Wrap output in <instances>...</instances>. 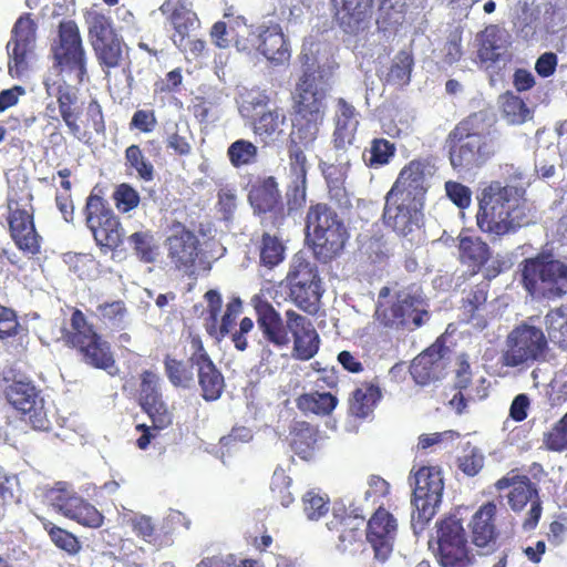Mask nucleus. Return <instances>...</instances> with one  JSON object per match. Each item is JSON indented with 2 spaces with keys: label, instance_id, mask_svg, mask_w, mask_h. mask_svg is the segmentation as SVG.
<instances>
[{
  "label": "nucleus",
  "instance_id": "1",
  "mask_svg": "<svg viewBox=\"0 0 567 567\" xmlns=\"http://www.w3.org/2000/svg\"><path fill=\"white\" fill-rule=\"evenodd\" d=\"M329 79L315 64L305 68L296 87V117L291 132V143L310 151L318 138L319 130L326 117V99L329 92Z\"/></svg>",
  "mask_w": 567,
  "mask_h": 567
},
{
  "label": "nucleus",
  "instance_id": "2",
  "mask_svg": "<svg viewBox=\"0 0 567 567\" xmlns=\"http://www.w3.org/2000/svg\"><path fill=\"white\" fill-rule=\"evenodd\" d=\"M525 189L492 182L482 190L478 227L488 234L503 236L529 223L524 199Z\"/></svg>",
  "mask_w": 567,
  "mask_h": 567
},
{
  "label": "nucleus",
  "instance_id": "3",
  "mask_svg": "<svg viewBox=\"0 0 567 567\" xmlns=\"http://www.w3.org/2000/svg\"><path fill=\"white\" fill-rule=\"evenodd\" d=\"M375 317L386 327H421L429 320L424 300L419 287H409L391 296V290L383 287L378 296Z\"/></svg>",
  "mask_w": 567,
  "mask_h": 567
},
{
  "label": "nucleus",
  "instance_id": "4",
  "mask_svg": "<svg viewBox=\"0 0 567 567\" xmlns=\"http://www.w3.org/2000/svg\"><path fill=\"white\" fill-rule=\"evenodd\" d=\"M522 277L524 287L534 297L555 300L567 293V265L550 256L526 259Z\"/></svg>",
  "mask_w": 567,
  "mask_h": 567
},
{
  "label": "nucleus",
  "instance_id": "5",
  "mask_svg": "<svg viewBox=\"0 0 567 567\" xmlns=\"http://www.w3.org/2000/svg\"><path fill=\"white\" fill-rule=\"evenodd\" d=\"M71 331L60 329L56 340H64L68 344L78 349L82 360L94 368L109 370L114 365L110 344L99 336L93 327L87 323L80 310H74L71 317Z\"/></svg>",
  "mask_w": 567,
  "mask_h": 567
},
{
  "label": "nucleus",
  "instance_id": "6",
  "mask_svg": "<svg viewBox=\"0 0 567 567\" xmlns=\"http://www.w3.org/2000/svg\"><path fill=\"white\" fill-rule=\"evenodd\" d=\"M450 161L456 169H472L483 165L499 147L494 135L468 133L464 123L450 133Z\"/></svg>",
  "mask_w": 567,
  "mask_h": 567
},
{
  "label": "nucleus",
  "instance_id": "7",
  "mask_svg": "<svg viewBox=\"0 0 567 567\" xmlns=\"http://www.w3.org/2000/svg\"><path fill=\"white\" fill-rule=\"evenodd\" d=\"M547 348L542 329L523 323L509 332L499 357L502 365L524 370L539 360Z\"/></svg>",
  "mask_w": 567,
  "mask_h": 567
},
{
  "label": "nucleus",
  "instance_id": "8",
  "mask_svg": "<svg viewBox=\"0 0 567 567\" xmlns=\"http://www.w3.org/2000/svg\"><path fill=\"white\" fill-rule=\"evenodd\" d=\"M444 489L443 477L437 467H421L414 474V489L412 505V526L414 529L423 528L435 515L442 501Z\"/></svg>",
  "mask_w": 567,
  "mask_h": 567
},
{
  "label": "nucleus",
  "instance_id": "9",
  "mask_svg": "<svg viewBox=\"0 0 567 567\" xmlns=\"http://www.w3.org/2000/svg\"><path fill=\"white\" fill-rule=\"evenodd\" d=\"M37 25L30 16L20 17L11 31L7 43L8 72L11 78L25 76L35 58Z\"/></svg>",
  "mask_w": 567,
  "mask_h": 567
},
{
  "label": "nucleus",
  "instance_id": "10",
  "mask_svg": "<svg viewBox=\"0 0 567 567\" xmlns=\"http://www.w3.org/2000/svg\"><path fill=\"white\" fill-rule=\"evenodd\" d=\"M291 300L302 310L312 312L321 297V281L317 268L296 255L286 277Z\"/></svg>",
  "mask_w": 567,
  "mask_h": 567
},
{
  "label": "nucleus",
  "instance_id": "11",
  "mask_svg": "<svg viewBox=\"0 0 567 567\" xmlns=\"http://www.w3.org/2000/svg\"><path fill=\"white\" fill-rule=\"evenodd\" d=\"M435 167L427 159H413L399 173L388 196L417 204H425Z\"/></svg>",
  "mask_w": 567,
  "mask_h": 567
},
{
  "label": "nucleus",
  "instance_id": "12",
  "mask_svg": "<svg viewBox=\"0 0 567 567\" xmlns=\"http://www.w3.org/2000/svg\"><path fill=\"white\" fill-rule=\"evenodd\" d=\"M54 58L62 72L78 83L86 76L85 52L82 47L78 25L73 21L60 24L59 45L54 49Z\"/></svg>",
  "mask_w": 567,
  "mask_h": 567
},
{
  "label": "nucleus",
  "instance_id": "13",
  "mask_svg": "<svg viewBox=\"0 0 567 567\" xmlns=\"http://www.w3.org/2000/svg\"><path fill=\"white\" fill-rule=\"evenodd\" d=\"M437 556L442 567H467L471 563L464 528L456 518L442 520L436 530Z\"/></svg>",
  "mask_w": 567,
  "mask_h": 567
},
{
  "label": "nucleus",
  "instance_id": "14",
  "mask_svg": "<svg viewBox=\"0 0 567 567\" xmlns=\"http://www.w3.org/2000/svg\"><path fill=\"white\" fill-rule=\"evenodd\" d=\"M86 225L96 243L104 247H116L122 243L124 230L102 197L90 195L85 206Z\"/></svg>",
  "mask_w": 567,
  "mask_h": 567
},
{
  "label": "nucleus",
  "instance_id": "15",
  "mask_svg": "<svg viewBox=\"0 0 567 567\" xmlns=\"http://www.w3.org/2000/svg\"><path fill=\"white\" fill-rule=\"evenodd\" d=\"M424 205L401 200L391 196H385L383 219L386 226L391 227L402 237H411L420 230L423 219Z\"/></svg>",
  "mask_w": 567,
  "mask_h": 567
},
{
  "label": "nucleus",
  "instance_id": "16",
  "mask_svg": "<svg viewBox=\"0 0 567 567\" xmlns=\"http://www.w3.org/2000/svg\"><path fill=\"white\" fill-rule=\"evenodd\" d=\"M7 399L11 405L28 415L35 429H45L49 424L44 401L30 382L14 381L7 389Z\"/></svg>",
  "mask_w": 567,
  "mask_h": 567
},
{
  "label": "nucleus",
  "instance_id": "17",
  "mask_svg": "<svg viewBox=\"0 0 567 567\" xmlns=\"http://www.w3.org/2000/svg\"><path fill=\"white\" fill-rule=\"evenodd\" d=\"M192 363L196 367L197 382L206 401L217 400L224 390L223 374L203 347L199 339L192 340Z\"/></svg>",
  "mask_w": 567,
  "mask_h": 567
},
{
  "label": "nucleus",
  "instance_id": "18",
  "mask_svg": "<svg viewBox=\"0 0 567 567\" xmlns=\"http://www.w3.org/2000/svg\"><path fill=\"white\" fill-rule=\"evenodd\" d=\"M396 528V519L383 508H379L370 518L367 527V540L370 543L377 560L384 563L391 555Z\"/></svg>",
  "mask_w": 567,
  "mask_h": 567
},
{
  "label": "nucleus",
  "instance_id": "19",
  "mask_svg": "<svg viewBox=\"0 0 567 567\" xmlns=\"http://www.w3.org/2000/svg\"><path fill=\"white\" fill-rule=\"evenodd\" d=\"M374 0H331L334 18L340 28L350 34L364 30L372 17Z\"/></svg>",
  "mask_w": 567,
  "mask_h": 567
},
{
  "label": "nucleus",
  "instance_id": "20",
  "mask_svg": "<svg viewBox=\"0 0 567 567\" xmlns=\"http://www.w3.org/2000/svg\"><path fill=\"white\" fill-rule=\"evenodd\" d=\"M287 329L293 336V357L299 360H310L319 349V336L306 317L288 310Z\"/></svg>",
  "mask_w": 567,
  "mask_h": 567
},
{
  "label": "nucleus",
  "instance_id": "21",
  "mask_svg": "<svg viewBox=\"0 0 567 567\" xmlns=\"http://www.w3.org/2000/svg\"><path fill=\"white\" fill-rule=\"evenodd\" d=\"M258 315L257 323L262 331L264 337L271 343L284 347L290 341L287 326H284L280 315L267 301L261 300L259 296L251 299Z\"/></svg>",
  "mask_w": 567,
  "mask_h": 567
},
{
  "label": "nucleus",
  "instance_id": "22",
  "mask_svg": "<svg viewBox=\"0 0 567 567\" xmlns=\"http://www.w3.org/2000/svg\"><path fill=\"white\" fill-rule=\"evenodd\" d=\"M32 208L9 209V227L11 236L19 249L34 255L40 249L39 236L35 233Z\"/></svg>",
  "mask_w": 567,
  "mask_h": 567
},
{
  "label": "nucleus",
  "instance_id": "23",
  "mask_svg": "<svg viewBox=\"0 0 567 567\" xmlns=\"http://www.w3.org/2000/svg\"><path fill=\"white\" fill-rule=\"evenodd\" d=\"M168 257L179 269L188 271L198 257V239L189 230L178 227L167 238Z\"/></svg>",
  "mask_w": 567,
  "mask_h": 567
},
{
  "label": "nucleus",
  "instance_id": "24",
  "mask_svg": "<svg viewBox=\"0 0 567 567\" xmlns=\"http://www.w3.org/2000/svg\"><path fill=\"white\" fill-rule=\"evenodd\" d=\"M507 497L512 509L515 512L522 511L527 503H530L528 517L524 520L523 527L525 530L534 529L539 520L542 506L538 499L537 489L533 486L529 478L523 476L520 482L511 489Z\"/></svg>",
  "mask_w": 567,
  "mask_h": 567
},
{
  "label": "nucleus",
  "instance_id": "25",
  "mask_svg": "<svg viewBox=\"0 0 567 567\" xmlns=\"http://www.w3.org/2000/svg\"><path fill=\"white\" fill-rule=\"evenodd\" d=\"M359 125L358 113L344 99L337 100L334 114L333 144L337 151L352 145Z\"/></svg>",
  "mask_w": 567,
  "mask_h": 567
},
{
  "label": "nucleus",
  "instance_id": "26",
  "mask_svg": "<svg viewBox=\"0 0 567 567\" xmlns=\"http://www.w3.org/2000/svg\"><path fill=\"white\" fill-rule=\"evenodd\" d=\"M496 513V506L492 503L483 505L474 515L471 522L473 544L485 549L483 554L494 549L496 534L493 518Z\"/></svg>",
  "mask_w": 567,
  "mask_h": 567
},
{
  "label": "nucleus",
  "instance_id": "27",
  "mask_svg": "<svg viewBox=\"0 0 567 567\" xmlns=\"http://www.w3.org/2000/svg\"><path fill=\"white\" fill-rule=\"evenodd\" d=\"M445 368L441 351L436 347H430L420 353L410 367V373L417 384L425 385L439 380Z\"/></svg>",
  "mask_w": 567,
  "mask_h": 567
},
{
  "label": "nucleus",
  "instance_id": "28",
  "mask_svg": "<svg viewBox=\"0 0 567 567\" xmlns=\"http://www.w3.org/2000/svg\"><path fill=\"white\" fill-rule=\"evenodd\" d=\"M311 235L313 237L315 252L323 261L336 257L343 249L347 239L343 224L323 228Z\"/></svg>",
  "mask_w": 567,
  "mask_h": 567
},
{
  "label": "nucleus",
  "instance_id": "29",
  "mask_svg": "<svg viewBox=\"0 0 567 567\" xmlns=\"http://www.w3.org/2000/svg\"><path fill=\"white\" fill-rule=\"evenodd\" d=\"M258 52L276 65L284 64L290 59V50L278 24L267 25Z\"/></svg>",
  "mask_w": 567,
  "mask_h": 567
},
{
  "label": "nucleus",
  "instance_id": "30",
  "mask_svg": "<svg viewBox=\"0 0 567 567\" xmlns=\"http://www.w3.org/2000/svg\"><path fill=\"white\" fill-rule=\"evenodd\" d=\"M511 35L504 29L489 27L482 34L478 55L482 61L497 62L505 59L509 47Z\"/></svg>",
  "mask_w": 567,
  "mask_h": 567
},
{
  "label": "nucleus",
  "instance_id": "31",
  "mask_svg": "<svg viewBox=\"0 0 567 567\" xmlns=\"http://www.w3.org/2000/svg\"><path fill=\"white\" fill-rule=\"evenodd\" d=\"M175 29L174 34L192 33L198 24L196 13L183 0H166L159 8Z\"/></svg>",
  "mask_w": 567,
  "mask_h": 567
},
{
  "label": "nucleus",
  "instance_id": "32",
  "mask_svg": "<svg viewBox=\"0 0 567 567\" xmlns=\"http://www.w3.org/2000/svg\"><path fill=\"white\" fill-rule=\"evenodd\" d=\"M406 0H380L375 17L377 29L384 38H390L403 22Z\"/></svg>",
  "mask_w": 567,
  "mask_h": 567
},
{
  "label": "nucleus",
  "instance_id": "33",
  "mask_svg": "<svg viewBox=\"0 0 567 567\" xmlns=\"http://www.w3.org/2000/svg\"><path fill=\"white\" fill-rule=\"evenodd\" d=\"M266 28L267 25L265 24L249 25L243 17H237L230 25L237 50L249 53L255 50L259 51Z\"/></svg>",
  "mask_w": 567,
  "mask_h": 567
},
{
  "label": "nucleus",
  "instance_id": "34",
  "mask_svg": "<svg viewBox=\"0 0 567 567\" xmlns=\"http://www.w3.org/2000/svg\"><path fill=\"white\" fill-rule=\"evenodd\" d=\"M363 524V517H340L337 513H333V518L327 523V527L329 530H338L340 526L342 527L341 534L339 536L338 548L341 551H348L352 545L360 542L361 533L359 530Z\"/></svg>",
  "mask_w": 567,
  "mask_h": 567
},
{
  "label": "nucleus",
  "instance_id": "35",
  "mask_svg": "<svg viewBox=\"0 0 567 567\" xmlns=\"http://www.w3.org/2000/svg\"><path fill=\"white\" fill-rule=\"evenodd\" d=\"M254 132L264 142L275 141L282 133L286 115L282 110H268L255 116Z\"/></svg>",
  "mask_w": 567,
  "mask_h": 567
},
{
  "label": "nucleus",
  "instance_id": "36",
  "mask_svg": "<svg viewBox=\"0 0 567 567\" xmlns=\"http://www.w3.org/2000/svg\"><path fill=\"white\" fill-rule=\"evenodd\" d=\"M279 192L274 177H268L249 193V202L258 213L272 212L279 204Z\"/></svg>",
  "mask_w": 567,
  "mask_h": 567
},
{
  "label": "nucleus",
  "instance_id": "37",
  "mask_svg": "<svg viewBox=\"0 0 567 567\" xmlns=\"http://www.w3.org/2000/svg\"><path fill=\"white\" fill-rule=\"evenodd\" d=\"M379 399L380 391L377 386L362 384L353 391L349 402V411L357 417H367L372 413Z\"/></svg>",
  "mask_w": 567,
  "mask_h": 567
},
{
  "label": "nucleus",
  "instance_id": "38",
  "mask_svg": "<svg viewBox=\"0 0 567 567\" xmlns=\"http://www.w3.org/2000/svg\"><path fill=\"white\" fill-rule=\"evenodd\" d=\"M96 59L105 71L106 78L110 74V69L118 68L124 60L123 47L121 39L114 37L110 40L93 45Z\"/></svg>",
  "mask_w": 567,
  "mask_h": 567
},
{
  "label": "nucleus",
  "instance_id": "39",
  "mask_svg": "<svg viewBox=\"0 0 567 567\" xmlns=\"http://www.w3.org/2000/svg\"><path fill=\"white\" fill-rule=\"evenodd\" d=\"M194 370L196 367L192 363V355L187 361H178L167 358L165 360V372L173 385L189 389L195 385Z\"/></svg>",
  "mask_w": 567,
  "mask_h": 567
},
{
  "label": "nucleus",
  "instance_id": "40",
  "mask_svg": "<svg viewBox=\"0 0 567 567\" xmlns=\"http://www.w3.org/2000/svg\"><path fill=\"white\" fill-rule=\"evenodd\" d=\"M499 106L502 116L508 124L518 125L532 118V112L524 101L511 92L499 97Z\"/></svg>",
  "mask_w": 567,
  "mask_h": 567
},
{
  "label": "nucleus",
  "instance_id": "41",
  "mask_svg": "<svg viewBox=\"0 0 567 567\" xmlns=\"http://www.w3.org/2000/svg\"><path fill=\"white\" fill-rule=\"evenodd\" d=\"M338 400L328 392H310L302 394L297 400V405L303 412L319 415L330 414L337 406Z\"/></svg>",
  "mask_w": 567,
  "mask_h": 567
},
{
  "label": "nucleus",
  "instance_id": "42",
  "mask_svg": "<svg viewBox=\"0 0 567 567\" xmlns=\"http://www.w3.org/2000/svg\"><path fill=\"white\" fill-rule=\"evenodd\" d=\"M460 257L463 262L480 267L487 261L489 256L488 246L478 237L464 236L460 238Z\"/></svg>",
  "mask_w": 567,
  "mask_h": 567
},
{
  "label": "nucleus",
  "instance_id": "43",
  "mask_svg": "<svg viewBox=\"0 0 567 567\" xmlns=\"http://www.w3.org/2000/svg\"><path fill=\"white\" fill-rule=\"evenodd\" d=\"M548 338L559 348L567 350V308H556L545 316Z\"/></svg>",
  "mask_w": 567,
  "mask_h": 567
},
{
  "label": "nucleus",
  "instance_id": "44",
  "mask_svg": "<svg viewBox=\"0 0 567 567\" xmlns=\"http://www.w3.org/2000/svg\"><path fill=\"white\" fill-rule=\"evenodd\" d=\"M86 23L92 47L117 37L112 29L109 18L95 9L87 11Z\"/></svg>",
  "mask_w": 567,
  "mask_h": 567
},
{
  "label": "nucleus",
  "instance_id": "45",
  "mask_svg": "<svg viewBox=\"0 0 567 567\" xmlns=\"http://www.w3.org/2000/svg\"><path fill=\"white\" fill-rule=\"evenodd\" d=\"M16 181L9 178L8 209L32 208V193L28 179L22 174L13 176Z\"/></svg>",
  "mask_w": 567,
  "mask_h": 567
},
{
  "label": "nucleus",
  "instance_id": "46",
  "mask_svg": "<svg viewBox=\"0 0 567 567\" xmlns=\"http://www.w3.org/2000/svg\"><path fill=\"white\" fill-rule=\"evenodd\" d=\"M340 224L342 221L338 215L324 204L311 207L307 215V230L309 235Z\"/></svg>",
  "mask_w": 567,
  "mask_h": 567
},
{
  "label": "nucleus",
  "instance_id": "47",
  "mask_svg": "<svg viewBox=\"0 0 567 567\" xmlns=\"http://www.w3.org/2000/svg\"><path fill=\"white\" fill-rule=\"evenodd\" d=\"M351 156L348 150L337 151L336 158L333 161L328 159L321 163L322 173L328 184H340L344 183L349 167Z\"/></svg>",
  "mask_w": 567,
  "mask_h": 567
},
{
  "label": "nucleus",
  "instance_id": "48",
  "mask_svg": "<svg viewBox=\"0 0 567 567\" xmlns=\"http://www.w3.org/2000/svg\"><path fill=\"white\" fill-rule=\"evenodd\" d=\"M412 64V55L406 51H400L392 60L386 81L394 85L408 84L411 79Z\"/></svg>",
  "mask_w": 567,
  "mask_h": 567
},
{
  "label": "nucleus",
  "instance_id": "49",
  "mask_svg": "<svg viewBox=\"0 0 567 567\" xmlns=\"http://www.w3.org/2000/svg\"><path fill=\"white\" fill-rule=\"evenodd\" d=\"M125 161L126 165L133 168L140 178L146 182L153 179L154 167L138 145H131L126 148Z\"/></svg>",
  "mask_w": 567,
  "mask_h": 567
},
{
  "label": "nucleus",
  "instance_id": "50",
  "mask_svg": "<svg viewBox=\"0 0 567 567\" xmlns=\"http://www.w3.org/2000/svg\"><path fill=\"white\" fill-rule=\"evenodd\" d=\"M394 154V146L386 140H374L371 147L363 154V159L371 167L388 164Z\"/></svg>",
  "mask_w": 567,
  "mask_h": 567
},
{
  "label": "nucleus",
  "instance_id": "51",
  "mask_svg": "<svg viewBox=\"0 0 567 567\" xmlns=\"http://www.w3.org/2000/svg\"><path fill=\"white\" fill-rule=\"evenodd\" d=\"M285 248L276 236L265 234L260 249L261 262L272 268L284 260Z\"/></svg>",
  "mask_w": 567,
  "mask_h": 567
},
{
  "label": "nucleus",
  "instance_id": "52",
  "mask_svg": "<svg viewBox=\"0 0 567 567\" xmlns=\"http://www.w3.org/2000/svg\"><path fill=\"white\" fill-rule=\"evenodd\" d=\"M230 163L236 166L248 165L257 156V147L248 141L238 140L230 144L227 151Z\"/></svg>",
  "mask_w": 567,
  "mask_h": 567
},
{
  "label": "nucleus",
  "instance_id": "53",
  "mask_svg": "<svg viewBox=\"0 0 567 567\" xmlns=\"http://www.w3.org/2000/svg\"><path fill=\"white\" fill-rule=\"evenodd\" d=\"M269 101L270 99L265 91L254 89L248 91L243 96L239 111L245 117H255L256 115L260 114V112L265 111V107L268 105Z\"/></svg>",
  "mask_w": 567,
  "mask_h": 567
},
{
  "label": "nucleus",
  "instance_id": "54",
  "mask_svg": "<svg viewBox=\"0 0 567 567\" xmlns=\"http://www.w3.org/2000/svg\"><path fill=\"white\" fill-rule=\"evenodd\" d=\"M302 509L309 520H318L328 513L329 499L315 491H309L302 496Z\"/></svg>",
  "mask_w": 567,
  "mask_h": 567
},
{
  "label": "nucleus",
  "instance_id": "55",
  "mask_svg": "<svg viewBox=\"0 0 567 567\" xmlns=\"http://www.w3.org/2000/svg\"><path fill=\"white\" fill-rule=\"evenodd\" d=\"M290 485L291 478L282 468H277L271 478L270 489L284 507H288L293 502V496L289 491Z\"/></svg>",
  "mask_w": 567,
  "mask_h": 567
},
{
  "label": "nucleus",
  "instance_id": "56",
  "mask_svg": "<svg viewBox=\"0 0 567 567\" xmlns=\"http://www.w3.org/2000/svg\"><path fill=\"white\" fill-rule=\"evenodd\" d=\"M484 454L475 446H467L458 457V468L467 476H475L484 466Z\"/></svg>",
  "mask_w": 567,
  "mask_h": 567
},
{
  "label": "nucleus",
  "instance_id": "57",
  "mask_svg": "<svg viewBox=\"0 0 567 567\" xmlns=\"http://www.w3.org/2000/svg\"><path fill=\"white\" fill-rule=\"evenodd\" d=\"M142 408L152 419L156 429H165L172 423V413L162 396L155 399L154 402H150V404L142 405Z\"/></svg>",
  "mask_w": 567,
  "mask_h": 567
},
{
  "label": "nucleus",
  "instance_id": "58",
  "mask_svg": "<svg viewBox=\"0 0 567 567\" xmlns=\"http://www.w3.org/2000/svg\"><path fill=\"white\" fill-rule=\"evenodd\" d=\"M306 151L302 146H296L292 144L290 150V167L295 175L297 183V190L301 187L302 196H305V184L307 174V157L303 153Z\"/></svg>",
  "mask_w": 567,
  "mask_h": 567
},
{
  "label": "nucleus",
  "instance_id": "59",
  "mask_svg": "<svg viewBox=\"0 0 567 567\" xmlns=\"http://www.w3.org/2000/svg\"><path fill=\"white\" fill-rule=\"evenodd\" d=\"M44 528L49 532L51 540L61 549L74 554L80 549L78 539L69 532L56 527L52 523L44 524Z\"/></svg>",
  "mask_w": 567,
  "mask_h": 567
},
{
  "label": "nucleus",
  "instance_id": "60",
  "mask_svg": "<svg viewBox=\"0 0 567 567\" xmlns=\"http://www.w3.org/2000/svg\"><path fill=\"white\" fill-rule=\"evenodd\" d=\"M74 516L71 519L76 520L79 524L87 527H99L103 522L101 513L91 504L86 503L83 498L81 504L73 511Z\"/></svg>",
  "mask_w": 567,
  "mask_h": 567
},
{
  "label": "nucleus",
  "instance_id": "61",
  "mask_svg": "<svg viewBox=\"0 0 567 567\" xmlns=\"http://www.w3.org/2000/svg\"><path fill=\"white\" fill-rule=\"evenodd\" d=\"M114 200L121 212L127 213L138 206L140 195L132 186L124 183L116 187Z\"/></svg>",
  "mask_w": 567,
  "mask_h": 567
},
{
  "label": "nucleus",
  "instance_id": "62",
  "mask_svg": "<svg viewBox=\"0 0 567 567\" xmlns=\"http://www.w3.org/2000/svg\"><path fill=\"white\" fill-rule=\"evenodd\" d=\"M130 241L144 261L151 262L155 259L154 239L148 231L134 233L130 237Z\"/></svg>",
  "mask_w": 567,
  "mask_h": 567
},
{
  "label": "nucleus",
  "instance_id": "63",
  "mask_svg": "<svg viewBox=\"0 0 567 567\" xmlns=\"http://www.w3.org/2000/svg\"><path fill=\"white\" fill-rule=\"evenodd\" d=\"M545 444L551 451L561 452L567 450V413L546 434Z\"/></svg>",
  "mask_w": 567,
  "mask_h": 567
},
{
  "label": "nucleus",
  "instance_id": "64",
  "mask_svg": "<svg viewBox=\"0 0 567 567\" xmlns=\"http://www.w3.org/2000/svg\"><path fill=\"white\" fill-rule=\"evenodd\" d=\"M73 493L74 491L66 483L59 482L53 487L47 489L44 502L59 513Z\"/></svg>",
  "mask_w": 567,
  "mask_h": 567
}]
</instances>
